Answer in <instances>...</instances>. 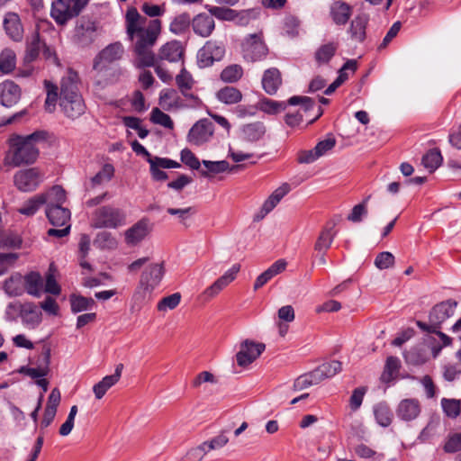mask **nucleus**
<instances>
[{
    "instance_id": "obj_14",
    "label": "nucleus",
    "mask_w": 461,
    "mask_h": 461,
    "mask_svg": "<svg viewBox=\"0 0 461 461\" xmlns=\"http://www.w3.org/2000/svg\"><path fill=\"white\" fill-rule=\"evenodd\" d=\"M97 23L95 21L82 17L77 27L75 37L81 46L90 45L96 37Z\"/></svg>"
},
{
    "instance_id": "obj_50",
    "label": "nucleus",
    "mask_w": 461,
    "mask_h": 461,
    "mask_svg": "<svg viewBox=\"0 0 461 461\" xmlns=\"http://www.w3.org/2000/svg\"><path fill=\"white\" fill-rule=\"evenodd\" d=\"M176 85L185 96H188V91L191 90L194 85V80L190 73L185 68L176 77Z\"/></svg>"
},
{
    "instance_id": "obj_13",
    "label": "nucleus",
    "mask_w": 461,
    "mask_h": 461,
    "mask_svg": "<svg viewBox=\"0 0 461 461\" xmlns=\"http://www.w3.org/2000/svg\"><path fill=\"white\" fill-rule=\"evenodd\" d=\"M456 306V302L447 300L436 304L429 312V320L434 327L433 331L436 329H439L440 325L450 316L454 314V310Z\"/></svg>"
},
{
    "instance_id": "obj_9",
    "label": "nucleus",
    "mask_w": 461,
    "mask_h": 461,
    "mask_svg": "<svg viewBox=\"0 0 461 461\" xmlns=\"http://www.w3.org/2000/svg\"><path fill=\"white\" fill-rule=\"evenodd\" d=\"M214 132L213 123L204 118L197 121L187 134V140L193 145H203L212 138Z\"/></svg>"
},
{
    "instance_id": "obj_27",
    "label": "nucleus",
    "mask_w": 461,
    "mask_h": 461,
    "mask_svg": "<svg viewBox=\"0 0 461 461\" xmlns=\"http://www.w3.org/2000/svg\"><path fill=\"white\" fill-rule=\"evenodd\" d=\"M149 232V221L142 219L125 231V241L128 245H136Z\"/></svg>"
},
{
    "instance_id": "obj_42",
    "label": "nucleus",
    "mask_w": 461,
    "mask_h": 461,
    "mask_svg": "<svg viewBox=\"0 0 461 461\" xmlns=\"http://www.w3.org/2000/svg\"><path fill=\"white\" fill-rule=\"evenodd\" d=\"M46 203L47 196L44 194H41L29 199L21 208L18 209V212L23 215L32 216Z\"/></svg>"
},
{
    "instance_id": "obj_2",
    "label": "nucleus",
    "mask_w": 461,
    "mask_h": 461,
    "mask_svg": "<svg viewBox=\"0 0 461 461\" xmlns=\"http://www.w3.org/2000/svg\"><path fill=\"white\" fill-rule=\"evenodd\" d=\"M47 133L38 131L26 136L14 135L9 140V149L5 164L12 167L32 164L39 156L37 144L46 140Z\"/></svg>"
},
{
    "instance_id": "obj_5",
    "label": "nucleus",
    "mask_w": 461,
    "mask_h": 461,
    "mask_svg": "<svg viewBox=\"0 0 461 461\" xmlns=\"http://www.w3.org/2000/svg\"><path fill=\"white\" fill-rule=\"evenodd\" d=\"M57 268L53 263L50 265L49 270L43 276L36 271H31L23 276L24 293L34 296L41 297L43 293L53 295H59L61 288L56 280Z\"/></svg>"
},
{
    "instance_id": "obj_57",
    "label": "nucleus",
    "mask_w": 461,
    "mask_h": 461,
    "mask_svg": "<svg viewBox=\"0 0 461 461\" xmlns=\"http://www.w3.org/2000/svg\"><path fill=\"white\" fill-rule=\"evenodd\" d=\"M21 243L18 235L0 230V248H19Z\"/></svg>"
},
{
    "instance_id": "obj_37",
    "label": "nucleus",
    "mask_w": 461,
    "mask_h": 461,
    "mask_svg": "<svg viewBox=\"0 0 461 461\" xmlns=\"http://www.w3.org/2000/svg\"><path fill=\"white\" fill-rule=\"evenodd\" d=\"M401 368V361L398 357L390 356L386 358L384 371L381 375L383 383H390L395 379Z\"/></svg>"
},
{
    "instance_id": "obj_55",
    "label": "nucleus",
    "mask_w": 461,
    "mask_h": 461,
    "mask_svg": "<svg viewBox=\"0 0 461 461\" xmlns=\"http://www.w3.org/2000/svg\"><path fill=\"white\" fill-rule=\"evenodd\" d=\"M150 121L153 123L159 124L167 129H173V127H174V123H173V121L171 120L170 116L168 114L163 113L157 107L154 108L151 112Z\"/></svg>"
},
{
    "instance_id": "obj_4",
    "label": "nucleus",
    "mask_w": 461,
    "mask_h": 461,
    "mask_svg": "<svg viewBox=\"0 0 461 461\" xmlns=\"http://www.w3.org/2000/svg\"><path fill=\"white\" fill-rule=\"evenodd\" d=\"M44 86L47 94L45 110L49 113L55 111L58 99L66 100L76 97V95H81L79 91V77L77 72L71 69L62 77L59 91V87L50 81L44 80Z\"/></svg>"
},
{
    "instance_id": "obj_58",
    "label": "nucleus",
    "mask_w": 461,
    "mask_h": 461,
    "mask_svg": "<svg viewBox=\"0 0 461 461\" xmlns=\"http://www.w3.org/2000/svg\"><path fill=\"white\" fill-rule=\"evenodd\" d=\"M318 383H320V380L319 378H316V376L313 375L312 371L311 374L299 376L294 381L293 388L294 391H302Z\"/></svg>"
},
{
    "instance_id": "obj_19",
    "label": "nucleus",
    "mask_w": 461,
    "mask_h": 461,
    "mask_svg": "<svg viewBox=\"0 0 461 461\" xmlns=\"http://www.w3.org/2000/svg\"><path fill=\"white\" fill-rule=\"evenodd\" d=\"M122 54L123 47L121 43L115 42L108 45L95 59L94 69L102 70L106 64L120 59Z\"/></svg>"
},
{
    "instance_id": "obj_28",
    "label": "nucleus",
    "mask_w": 461,
    "mask_h": 461,
    "mask_svg": "<svg viewBox=\"0 0 461 461\" xmlns=\"http://www.w3.org/2000/svg\"><path fill=\"white\" fill-rule=\"evenodd\" d=\"M42 362L37 367L22 366L19 373L24 374L32 378H41L48 375L50 371V350L45 349L42 354Z\"/></svg>"
},
{
    "instance_id": "obj_47",
    "label": "nucleus",
    "mask_w": 461,
    "mask_h": 461,
    "mask_svg": "<svg viewBox=\"0 0 461 461\" xmlns=\"http://www.w3.org/2000/svg\"><path fill=\"white\" fill-rule=\"evenodd\" d=\"M404 358L408 364L419 366L424 364L428 357L423 348L415 347L404 353Z\"/></svg>"
},
{
    "instance_id": "obj_40",
    "label": "nucleus",
    "mask_w": 461,
    "mask_h": 461,
    "mask_svg": "<svg viewBox=\"0 0 461 461\" xmlns=\"http://www.w3.org/2000/svg\"><path fill=\"white\" fill-rule=\"evenodd\" d=\"M374 415L382 427H388L392 423L393 412L385 402H379L374 406Z\"/></svg>"
},
{
    "instance_id": "obj_30",
    "label": "nucleus",
    "mask_w": 461,
    "mask_h": 461,
    "mask_svg": "<svg viewBox=\"0 0 461 461\" xmlns=\"http://www.w3.org/2000/svg\"><path fill=\"white\" fill-rule=\"evenodd\" d=\"M266 132L264 124L260 122L246 124L240 131V140L244 142L253 143L263 138Z\"/></svg>"
},
{
    "instance_id": "obj_25",
    "label": "nucleus",
    "mask_w": 461,
    "mask_h": 461,
    "mask_svg": "<svg viewBox=\"0 0 461 461\" xmlns=\"http://www.w3.org/2000/svg\"><path fill=\"white\" fill-rule=\"evenodd\" d=\"M4 28L6 34L14 41H21L23 38V26L19 15L15 13H7L4 19Z\"/></svg>"
},
{
    "instance_id": "obj_15",
    "label": "nucleus",
    "mask_w": 461,
    "mask_h": 461,
    "mask_svg": "<svg viewBox=\"0 0 461 461\" xmlns=\"http://www.w3.org/2000/svg\"><path fill=\"white\" fill-rule=\"evenodd\" d=\"M240 270V265L235 264L229 270H227L221 277L213 282L203 293V296L208 300L216 296L221 290H223L235 278Z\"/></svg>"
},
{
    "instance_id": "obj_36",
    "label": "nucleus",
    "mask_w": 461,
    "mask_h": 461,
    "mask_svg": "<svg viewBox=\"0 0 461 461\" xmlns=\"http://www.w3.org/2000/svg\"><path fill=\"white\" fill-rule=\"evenodd\" d=\"M334 225L326 226L320 232L314 244V250L316 252H326L330 248L336 235V232L333 230Z\"/></svg>"
},
{
    "instance_id": "obj_22",
    "label": "nucleus",
    "mask_w": 461,
    "mask_h": 461,
    "mask_svg": "<svg viewBox=\"0 0 461 461\" xmlns=\"http://www.w3.org/2000/svg\"><path fill=\"white\" fill-rule=\"evenodd\" d=\"M59 106L64 114L72 120L80 117L86 112V104L82 95H76V97L59 100Z\"/></svg>"
},
{
    "instance_id": "obj_12",
    "label": "nucleus",
    "mask_w": 461,
    "mask_h": 461,
    "mask_svg": "<svg viewBox=\"0 0 461 461\" xmlns=\"http://www.w3.org/2000/svg\"><path fill=\"white\" fill-rule=\"evenodd\" d=\"M79 13L69 0H54L51 5L50 16L58 25H65Z\"/></svg>"
},
{
    "instance_id": "obj_43",
    "label": "nucleus",
    "mask_w": 461,
    "mask_h": 461,
    "mask_svg": "<svg viewBox=\"0 0 461 461\" xmlns=\"http://www.w3.org/2000/svg\"><path fill=\"white\" fill-rule=\"evenodd\" d=\"M94 245L100 249H114L118 242L112 233L104 230L96 234Z\"/></svg>"
},
{
    "instance_id": "obj_64",
    "label": "nucleus",
    "mask_w": 461,
    "mask_h": 461,
    "mask_svg": "<svg viewBox=\"0 0 461 461\" xmlns=\"http://www.w3.org/2000/svg\"><path fill=\"white\" fill-rule=\"evenodd\" d=\"M444 450L447 453L461 451V432L454 433L448 437V439L444 446Z\"/></svg>"
},
{
    "instance_id": "obj_54",
    "label": "nucleus",
    "mask_w": 461,
    "mask_h": 461,
    "mask_svg": "<svg viewBox=\"0 0 461 461\" xmlns=\"http://www.w3.org/2000/svg\"><path fill=\"white\" fill-rule=\"evenodd\" d=\"M374 263L378 269L384 270L394 266L395 258L391 252L384 251L377 254Z\"/></svg>"
},
{
    "instance_id": "obj_39",
    "label": "nucleus",
    "mask_w": 461,
    "mask_h": 461,
    "mask_svg": "<svg viewBox=\"0 0 461 461\" xmlns=\"http://www.w3.org/2000/svg\"><path fill=\"white\" fill-rule=\"evenodd\" d=\"M339 44L337 42H329L321 45L317 49L314 54V59L319 66L329 63V61L335 55Z\"/></svg>"
},
{
    "instance_id": "obj_7",
    "label": "nucleus",
    "mask_w": 461,
    "mask_h": 461,
    "mask_svg": "<svg viewBox=\"0 0 461 461\" xmlns=\"http://www.w3.org/2000/svg\"><path fill=\"white\" fill-rule=\"evenodd\" d=\"M243 58L250 62L265 59L268 54V48L265 43L263 32H258L246 36L241 43Z\"/></svg>"
},
{
    "instance_id": "obj_17",
    "label": "nucleus",
    "mask_w": 461,
    "mask_h": 461,
    "mask_svg": "<svg viewBox=\"0 0 461 461\" xmlns=\"http://www.w3.org/2000/svg\"><path fill=\"white\" fill-rule=\"evenodd\" d=\"M22 89L12 80H5L0 83V104L10 108L15 105L21 99Z\"/></svg>"
},
{
    "instance_id": "obj_3",
    "label": "nucleus",
    "mask_w": 461,
    "mask_h": 461,
    "mask_svg": "<svg viewBox=\"0 0 461 461\" xmlns=\"http://www.w3.org/2000/svg\"><path fill=\"white\" fill-rule=\"evenodd\" d=\"M165 275L164 263H152L142 271L138 286L131 298V311L139 312L152 297L153 291L160 285Z\"/></svg>"
},
{
    "instance_id": "obj_63",
    "label": "nucleus",
    "mask_w": 461,
    "mask_h": 461,
    "mask_svg": "<svg viewBox=\"0 0 461 461\" xmlns=\"http://www.w3.org/2000/svg\"><path fill=\"white\" fill-rule=\"evenodd\" d=\"M260 110L267 113H276L285 108V104L270 99H263L259 103Z\"/></svg>"
},
{
    "instance_id": "obj_31",
    "label": "nucleus",
    "mask_w": 461,
    "mask_h": 461,
    "mask_svg": "<svg viewBox=\"0 0 461 461\" xmlns=\"http://www.w3.org/2000/svg\"><path fill=\"white\" fill-rule=\"evenodd\" d=\"M330 16L336 24H346L351 16V7L341 0L335 1L330 5Z\"/></svg>"
},
{
    "instance_id": "obj_44",
    "label": "nucleus",
    "mask_w": 461,
    "mask_h": 461,
    "mask_svg": "<svg viewBox=\"0 0 461 461\" xmlns=\"http://www.w3.org/2000/svg\"><path fill=\"white\" fill-rule=\"evenodd\" d=\"M218 99L227 104H233L240 102L242 98L240 91L233 86H226L217 93Z\"/></svg>"
},
{
    "instance_id": "obj_16",
    "label": "nucleus",
    "mask_w": 461,
    "mask_h": 461,
    "mask_svg": "<svg viewBox=\"0 0 461 461\" xmlns=\"http://www.w3.org/2000/svg\"><path fill=\"white\" fill-rule=\"evenodd\" d=\"M240 270V265L235 264L229 270H227L221 277L213 282L203 293V296L208 300L216 296L221 290H223L235 278Z\"/></svg>"
},
{
    "instance_id": "obj_23",
    "label": "nucleus",
    "mask_w": 461,
    "mask_h": 461,
    "mask_svg": "<svg viewBox=\"0 0 461 461\" xmlns=\"http://www.w3.org/2000/svg\"><path fill=\"white\" fill-rule=\"evenodd\" d=\"M191 25L196 35L206 38L212 33L215 28V22L212 15L203 13L195 15L192 19Z\"/></svg>"
},
{
    "instance_id": "obj_48",
    "label": "nucleus",
    "mask_w": 461,
    "mask_h": 461,
    "mask_svg": "<svg viewBox=\"0 0 461 461\" xmlns=\"http://www.w3.org/2000/svg\"><path fill=\"white\" fill-rule=\"evenodd\" d=\"M192 20L186 13H183L174 18L171 22L169 30L175 34H181L191 25Z\"/></svg>"
},
{
    "instance_id": "obj_29",
    "label": "nucleus",
    "mask_w": 461,
    "mask_h": 461,
    "mask_svg": "<svg viewBox=\"0 0 461 461\" xmlns=\"http://www.w3.org/2000/svg\"><path fill=\"white\" fill-rule=\"evenodd\" d=\"M21 318L23 322L30 328H35L41 322V312L32 303H24L21 307Z\"/></svg>"
},
{
    "instance_id": "obj_34",
    "label": "nucleus",
    "mask_w": 461,
    "mask_h": 461,
    "mask_svg": "<svg viewBox=\"0 0 461 461\" xmlns=\"http://www.w3.org/2000/svg\"><path fill=\"white\" fill-rule=\"evenodd\" d=\"M43 47H45V42L41 39L40 33L35 32L31 40L27 41L24 62L31 63L36 60Z\"/></svg>"
},
{
    "instance_id": "obj_33",
    "label": "nucleus",
    "mask_w": 461,
    "mask_h": 461,
    "mask_svg": "<svg viewBox=\"0 0 461 461\" xmlns=\"http://www.w3.org/2000/svg\"><path fill=\"white\" fill-rule=\"evenodd\" d=\"M183 55V49L179 41H172L164 44L158 53V58L169 62L178 61Z\"/></svg>"
},
{
    "instance_id": "obj_46",
    "label": "nucleus",
    "mask_w": 461,
    "mask_h": 461,
    "mask_svg": "<svg viewBox=\"0 0 461 461\" xmlns=\"http://www.w3.org/2000/svg\"><path fill=\"white\" fill-rule=\"evenodd\" d=\"M16 64V56L10 49L4 50L0 54V72L8 74L12 72Z\"/></svg>"
},
{
    "instance_id": "obj_45",
    "label": "nucleus",
    "mask_w": 461,
    "mask_h": 461,
    "mask_svg": "<svg viewBox=\"0 0 461 461\" xmlns=\"http://www.w3.org/2000/svg\"><path fill=\"white\" fill-rule=\"evenodd\" d=\"M69 301L71 305V311L74 313L90 310L93 308V306L95 305V302L94 299L84 297L81 295L73 294L70 296Z\"/></svg>"
},
{
    "instance_id": "obj_32",
    "label": "nucleus",
    "mask_w": 461,
    "mask_h": 461,
    "mask_svg": "<svg viewBox=\"0 0 461 461\" xmlns=\"http://www.w3.org/2000/svg\"><path fill=\"white\" fill-rule=\"evenodd\" d=\"M3 289L11 297L23 295L24 294L23 276L20 273L13 274L5 281Z\"/></svg>"
},
{
    "instance_id": "obj_53",
    "label": "nucleus",
    "mask_w": 461,
    "mask_h": 461,
    "mask_svg": "<svg viewBox=\"0 0 461 461\" xmlns=\"http://www.w3.org/2000/svg\"><path fill=\"white\" fill-rule=\"evenodd\" d=\"M206 9L209 12V15H212V18L214 16L220 20L225 21H230L235 18L234 10L227 7L206 5Z\"/></svg>"
},
{
    "instance_id": "obj_62",
    "label": "nucleus",
    "mask_w": 461,
    "mask_h": 461,
    "mask_svg": "<svg viewBox=\"0 0 461 461\" xmlns=\"http://www.w3.org/2000/svg\"><path fill=\"white\" fill-rule=\"evenodd\" d=\"M181 161L190 168L195 170H199L202 164L189 149H184L181 151Z\"/></svg>"
},
{
    "instance_id": "obj_11",
    "label": "nucleus",
    "mask_w": 461,
    "mask_h": 461,
    "mask_svg": "<svg viewBox=\"0 0 461 461\" xmlns=\"http://www.w3.org/2000/svg\"><path fill=\"white\" fill-rule=\"evenodd\" d=\"M225 53L224 46L221 43L209 41L199 50L197 59L202 68L209 67L216 60H221Z\"/></svg>"
},
{
    "instance_id": "obj_18",
    "label": "nucleus",
    "mask_w": 461,
    "mask_h": 461,
    "mask_svg": "<svg viewBox=\"0 0 461 461\" xmlns=\"http://www.w3.org/2000/svg\"><path fill=\"white\" fill-rule=\"evenodd\" d=\"M290 191V185L283 183L264 202L259 212L255 215L254 220L260 221L265 218Z\"/></svg>"
},
{
    "instance_id": "obj_49",
    "label": "nucleus",
    "mask_w": 461,
    "mask_h": 461,
    "mask_svg": "<svg viewBox=\"0 0 461 461\" xmlns=\"http://www.w3.org/2000/svg\"><path fill=\"white\" fill-rule=\"evenodd\" d=\"M243 75V68L240 65L233 64L225 68L221 73V78L229 83L237 82Z\"/></svg>"
},
{
    "instance_id": "obj_35",
    "label": "nucleus",
    "mask_w": 461,
    "mask_h": 461,
    "mask_svg": "<svg viewBox=\"0 0 461 461\" xmlns=\"http://www.w3.org/2000/svg\"><path fill=\"white\" fill-rule=\"evenodd\" d=\"M367 23L368 16L365 14H358L354 18L349 28L352 40L359 42L364 41Z\"/></svg>"
},
{
    "instance_id": "obj_52",
    "label": "nucleus",
    "mask_w": 461,
    "mask_h": 461,
    "mask_svg": "<svg viewBox=\"0 0 461 461\" xmlns=\"http://www.w3.org/2000/svg\"><path fill=\"white\" fill-rule=\"evenodd\" d=\"M114 174V167L111 164H105L102 169L92 177L91 182L93 185H102L109 182Z\"/></svg>"
},
{
    "instance_id": "obj_21",
    "label": "nucleus",
    "mask_w": 461,
    "mask_h": 461,
    "mask_svg": "<svg viewBox=\"0 0 461 461\" xmlns=\"http://www.w3.org/2000/svg\"><path fill=\"white\" fill-rule=\"evenodd\" d=\"M396 415L404 421H411L419 417L421 411L420 402L414 398L402 400L396 408Z\"/></svg>"
},
{
    "instance_id": "obj_6",
    "label": "nucleus",
    "mask_w": 461,
    "mask_h": 461,
    "mask_svg": "<svg viewBox=\"0 0 461 461\" xmlns=\"http://www.w3.org/2000/svg\"><path fill=\"white\" fill-rule=\"evenodd\" d=\"M126 215L119 208L104 205L95 210L92 214L91 226L95 229H117L125 224Z\"/></svg>"
},
{
    "instance_id": "obj_20",
    "label": "nucleus",
    "mask_w": 461,
    "mask_h": 461,
    "mask_svg": "<svg viewBox=\"0 0 461 461\" xmlns=\"http://www.w3.org/2000/svg\"><path fill=\"white\" fill-rule=\"evenodd\" d=\"M202 164L206 168L200 169V174L203 177H210L212 175L220 174L223 172L237 173L244 168L243 165L230 166L226 160H203Z\"/></svg>"
},
{
    "instance_id": "obj_24",
    "label": "nucleus",
    "mask_w": 461,
    "mask_h": 461,
    "mask_svg": "<svg viewBox=\"0 0 461 461\" xmlns=\"http://www.w3.org/2000/svg\"><path fill=\"white\" fill-rule=\"evenodd\" d=\"M282 74L276 68H270L264 71L262 76V87L264 91L269 95H276L279 87L282 86Z\"/></svg>"
},
{
    "instance_id": "obj_51",
    "label": "nucleus",
    "mask_w": 461,
    "mask_h": 461,
    "mask_svg": "<svg viewBox=\"0 0 461 461\" xmlns=\"http://www.w3.org/2000/svg\"><path fill=\"white\" fill-rule=\"evenodd\" d=\"M441 405L444 412L449 418H456L461 411V402L456 399H442Z\"/></svg>"
},
{
    "instance_id": "obj_59",
    "label": "nucleus",
    "mask_w": 461,
    "mask_h": 461,
    "mask_svg": "<svg viewBox=\"0 0 461 461\" xmlns=\"http://www.w3.org/2000/svg\"><path fill=\"white\" fill-rule=\"evenodd\" d=\"M116 383L108 375L104 376L100 382L95 384L93 387V392L96 399H102L106 392L113 387Z\"/></svg>"
},
{
    "instance_id": "obj_56",
    "label": "nucleus",
    "mask_w": 461,
    "mask_h": 461,
    "mask_svg": "<svg viewBox=\"0 0 461 461\" xmlns=\"http://www.w3.org/2000/svg\"><path fill=\"white\" fill-rule=\"evenodd\" d=\"M181 301V294L179 293L172 294L168 296L162 298L158 303V310L159 312H166L167 310L175 309Z\"/></svg>"
},
{
    "instance_id": "obj_60",
    "label": "nucleus",
    "mask_w": 461,
    "mask_h": 461,
    "mask_svg": "<svg viewBox=\"0 0 461 461\" xmlns=\"http://www.w3.org/2000/svg\"><path fill=\"white\" fill-rule=\"evenodd\" d=\"M45 195L47 196L48 203L62 205L66 201L65 190L59 185L53 186L50 193Z\"/></svg>"
},
{
    "instance_id": "obj_8",
    "label": "nucleus",
    "mask_w": 461,
    "mask_h": 461,
    "mask_svg": "<svg viewBox=\"0 0 461 461\" xmlns=\"http://www.w3.org/2000/svg\"><path fill=\"white\" fill-rule=\"evenodd\" d=\"M14 185L23 192L35 190L43 179V173L38 167H31L15 173Z\"/></svg>"
},
{
    "instance_id": "obj_61",
    "label": "nucleus",
    "mask_w": 461,
    "mask_h": 461,
    "mask_svg": "<svg viewBox=\"0 0 461 461\" xmlns=\"http://www.w3.org/2000/svg\"><path fill=\"white\" fill-rule=\"evenodd\" d=\"M337 141L334 136L329 135L327 139L319 141L315 148V153H318L319 157L326 155L336 145Z\"/></svg>"
},
{
    "instance_id": "obj_26",
    "label": "nucleus",
    "mask_w": 461,
    "mask_h": 461,
    "mask_svg": "<svg viewBox=\"0 0 461 461\" xmlns=\"http://www.w3.org/2000/svg\"><path fill=\"white\" fill-rule=\"evenodd\" d=\"M46 216L53 226H65L69 224L70 212L59 204L49 203L46 208Z\"/></svg>"
},
{
    "instance_id": "obj_10",
    "label": "nucleus",
    "mask_w": 461,
    "mask_h": 461,
    "mask_svg": "<svg viewBox=\"0 0 461 461\" xmlns=\"http://www.w3.org/2000/svg\"><path fill=\"white\" fill-rule=\"evenodd\" d=\"M264 343L255 342L250 339L244 340L236 354L237 364L241 367H246L254 362L265 350Z\"/></svg>"
},
{
    "instance_id": "obj_1",
    "label": "nucleus",
    "mask_w": 461,
    "mask_h": 461,
    "mask_svg": "<svg viewBox=\"0 0 461 461\" xmlns=\"http://www.w3.org/2000/svg\"><path fill=\"white\" fill-rule=\"evenodd\" d=\"M126 33L131 41L137 38L135 52L139 67H151L155 63V56L151 50L160 31L161 22L158 19L148 21L145 16L139 14L136 8L131 7L125 14Z\"/></svg>"
},
{
    "instance_id": "obj_38",
    "label": "nucleus",
    "mask_w": 461,
    "mask_h": 461,
    "mask_svg": "<svg viewBox=\"0 0 461 461\" xmlns=\"http://www.w3.org/2000/svg\"><path fill=\"white\" fill-rule=\"evenodd\" d=\"M342 369L339 361L333 360L324 363L313 371V375L319 378L320 382L325 378H330L337 375Z\"/></svg>"
},
{
    "instance_id": "obj_41",
    "label": "nucleus",
    "mask_w": 461,
    "mask_h": 461,
    "mask_svg": "<svg viewBox=\"0 0 461 461\" xmlns=\"http://www.w3.org/2000/svg\"><path fill=\"white\" fill-rule=\"evenodd\" d=\"M443 158L437 149L429 150L421 158L422 166L429 172L433 173L442 163Z\"/></svg>"
}]
</instances>
